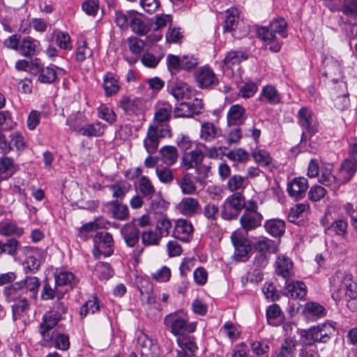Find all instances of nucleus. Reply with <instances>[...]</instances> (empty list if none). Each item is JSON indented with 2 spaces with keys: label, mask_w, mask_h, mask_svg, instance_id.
I'll list each match as a JSON object with an SVG mask.
<instances>
[{
  "label": "nucleus",
  "mask_w": 357,
  "mask_h": 357,
  "mask_svg": "<svg viewBox=\"0 0 357 357\" xmlns=\"http://www.w3.org/2000/svg\"><path fill=\"white\" fill-rule=\"evenodd\" d=\"M194 77L200 89H208L217 86L219 83L216 75L208 66L199 68L194 73Z\"/></svg>",
  "instance_id": "10"
},
{
  "label": "nucleus",
  "mask_w": 357,
  "mask_h": 357,
  "mask_svg": "<svg viewBox=\"0 0 357 357\" xmlns=\"http://www.w3.org/2000/svg\"><path fill=\"white\" fill-rule=\"evenodd\" d=\"M20 248V242L15 238H11L5 243L0 240V255L6 254L12 257L15 258L17 255L18 250Z\"/></svg>",
  "instance_id": "31"
},
{
  "label": "nucleus",
  "mask_w": 357,
  "mask_h": 357,
  "mask_svg": "<svg viewBox=\"0 0 357 357\" xmlns=\"http://www.w3.org/2000/svg\"><path fill=\"white\" fill-rule=\"evenodd\" d=\"M57 79V74L54 67H43L38 76V81L41 83L52 84Z\"/></svg>",
  "instance_id": "50"
},
{
  "label": "nucleus",
  "mask_w": 357,
  "mask_h": 357,
  "mask_svg": "<svg viewBox=\"0 0 357 357\" xmlns=\"http://www.w3.org/2000/svg\"><path fill=\"white\" fill-rule=\"evenodd\" d=\"M168 87L171 94L177 100L188 98L190 92L188 85L181 82H172Z\"/></svg>",
  "instance_id": "32"
},
{
  "label": "nucleus",
  "mask_w": 357,
  "mask_h": 357,
  "mask_svg": "<svg viewBox=\"0 0 357 357\" xmlns=\"http://www.w3.org/2000/svg\"><path fill=\"white\" fill-rule=\"evenodd\" d=\"M15 126L9 111H0V130H10Z\"/></svg>",
  "instance_id": "60"
},
{
  "label": "nucleus",
  "mask_w": 357,
  "mask_h": 357,
  "mask_svg": "<svg viewBox=\"0 0 357 357\" xmlns=\"http://www.w3.org/2000/svg\"><path fill=\"white\" fill-rule=\"evenodd\" d=\"M112 218L118 220H126L129 217V210L126 205L119 200H112L105 204Z\"/></svg>",
  "instance_id": "20"
},
{
  "label": "nucleus",
  "mask_w": 357,
  "mask_h": 357,
  "mask_svg": "<svg viewBox=\"0 0 357 357\" xmlns=\"http://www.w3.org/2000/svg\"><path fill=\"white\" fill-rule=\"evenodd\" d=\"M132 222L124 225L121 229V234L126 245L129 248H135L132 255L136 262H139V257L143 252L144 248L139 247V237L141 236L139 229Z\"/></svg>",
  "instance_id": "5"
},
{
  "label": "nucleus",
  "mask_w": 357,
  "mask_h": 357,
  "mask_svg": "<svg viewBox=\"0 0 357 357\" xmlns=\"http://www.w3.org/2000/svg\"><path fill=\"white\" fill-rule=\"evenodd\" d=\"M193 232V227L190 221L178 220L175 223L173 236L183 242H188Z\"/></svg>",
  "instance_id": "16"
},
{
  "label": "nucleus",
  "mask_w": 357,
  "mask_h": 357,
  "mask_svg": "<svg viewBox=\"0 0 357 357\" xmlns=\"http://www.w3.org/2000/svg\"><path fill=\"white\" fill-rule=\"evenodd\" d=\"M217 129L213 123L206 122L202 124L200 137L206 142H211L215 138Z\"/></svg>",
  "instance_id": "46"
},
{
  "label": "nucleus",
  "mask_w": 357,
  "mask_h": 357,
  "mask_svg": "<svg viewBox=\"0 0 357 357\" xmlns=\"http://www.w3.org/2000/svg\"><path fill=\"white\" fill-rule=\"evenodd\" d=\"M180 213L186 216H192L200 208L199 201L193 197H184L177 206Z\"/></svg>",
  "instance_id": "22"
},
{
  "label": "nucleus",
  "mask_w": 357,
  "mask_h": 357,
  "mask_svg": "<svg viewBox=\"0 0 357 357\" xmlns=\"http://www.w3.org/2000/svg\"><path fill=\"white\" fill-rule=\"evenodd\" d=\"M357 171V158L352 156L345 158L339 169L337 184L342 185L349 182Z\"/></svg>",
  "instance_id": "12"
},
{
  "label": "nucleus",
  "mask_w": 357,
  "mask_h": 357,
  "mask_svg": "<svg viewBox=\"0 0 357 357\" xmlns=\"http://www.w3.org/2000/svg\"><path fill=\"white\" fill-rule=\"evenodd\" d=\"M105 128L106 126L104 124L100 122H96L82 126V128L79 129L78 132L88 137H100L104 134Z\"/></svg>",
  "instance_id": "29"
},
{
  "label": "nucleus",
  "mask_w": 357,
  "mask_h": 357,
  "mask_svg": "<svg viewBox=\"0 0 357 357\" xmlns=\"http://www.w3.org/2000/svg\"><path fill=\"white\" fill-rule=\"evenodd\" d=\"M307 293L306 284L302 281L291 280V298L305 300Z\"/></svg>",
  "instance_id": "43"
},
{
  "label": "nucleus",
  "mask_w": 357,
  "mask_h": 357,
  "mask_svg": "<svg viewBox=\"0 0 357 357\" xmlns=\"http://www.w3.org/2000/svg\"><path fill=\"white\" fill-rule=\"evenodd\" d=\"M275 273L284 280V285L288 288L290 286V261L288 257H278L275 261Z\"/></svg>",
  "instance_id": "19"
},
{
  "label": "nucleus",
  "mask_w": 357,
  "mask_h": 357,
  "mask_svg": "<svg viewBox=\"0 0 357 357\" xmlns=\"http://www.w3.org/2000/svg\"><path fill=\"white\" fill-rule=\"evenodd\" d=\"M184 195H194L197 192V187L189 173H185L178 182Z\"/></svg>",
  "instance_id": "37"
},
{
  "label": "nucleus",
  "mask_w": 357,
  "mask_h": 357,
  "mask_svg": "<svg viewBox=\"0 0 357 357\" xmlns=\"http://www.w3.org/2000/svg\"><path fill=\"white\" fill-rule=\"evenodd\" d=\"M40 42L30 36L24 37L20 43L19 52L24 56H32L36 54Z\"/></svg>",
  "instance_id": "27"
},
{
  "label": "nucleus",
  "mask_w": 357,
  "mask_h": 357,
  "mask_svg": "<svg viewBox=\"0 0 357 357\" xmlns=\"http://www.w3.org/2000/svg\"><path fill=\"white\" fill-rule=\"evenodd\" d=\"M98 117L106 121L109 124L114 123L116 120V115L114 112L103 104L98 107Z\"/></svg>",
  "instance_id": "57"
},
{
  "label": "nucleus",
  "mask_w": 357,
  "mask_h": 357,
  "mask_svg": "<svg viewBox=\"0 0 357 357\" xmlns=\"http://www.w3.org/2000/svg\"><path fill=\"white\" fill-rule=\"evenodd\" d=\"M298 124L313 135L317 132L318 121L313 111L308 107H302L298 112Z\"/></svg>",
  "instance_id": "11"
},
{
  "label": "nucleus",
  "mask_w": 357,
  "mask_h": 357,
  "mask_svg": "<svg viewBox=\"0 0 357 357\" xmlns=\"http://www.w3.org/2000/svg\"><path fill=\"white\" fill-rule=\"evenodd\" d=\"M164 323L170 332L176 337L177 343L180 347L178 350V357L195 356L198 347L191 334L196 330V324L189 322L185 314L178 312L167 315Z\"/></svg>",
  "instance_id": "1"
},
{
  "label": "nucleus",
  "mask_w": 357,
  "mask_h": 357,
  "mask_svg": "<svg viewBox=\"0 0 357 357\" xmlns=\"http://www.w3.org/2000/svg\"><path fill=\"white\" fill-rule=\"evenodd\" d=\"M161 161L167 166L174 165L178 159L179 153L176 147L166 145L159 150Z\"/></svg>",
  "instance_id": "24"
},
{
  "label": "nucleus",
  "mask_w": 357,
  "mask_h": 357,
  "mask_svg": "<svg viewBox=\"0 0 357 357\" xmlns=\"http://www.w3.org/2000/svg\"><path fill=\"white\" fill-rule=\"evenodd\" d=\"M245 178L240 175H234L231 176L227 183V188L232 192H238L239 190H243L245 188Z\"/></svg>",
  "instance_id": "44"
},
{
  "label": "nucleus",
  "mask_w": 357,
  "mask_h": 357,
  "mask_svg": "<svg viewBox=\"0 0 357 357\" xmlns=\"http://www.w3.org/2000/svg\"><path fill=\"white\" fill-rule=\"evenodd\" d=\"M257 35L259 38L264 41L266 45H269V49L274 52L280 51L281 45L278 42L276 35L272 32L269 26H261L257 30Z\"/></svg>",
  "instance_id": "18"
},
{
  "label": "nucleus",
  "mask_w": 357,
  "mask_h": 357,
  "mask_svg": "<svg viewBox=\"0 0 357 357\" xmlns=\"http://www.w3.org/2000/svg\"><path fill=\"white\" fill-rule=\"evenodd\" d=\"M247 59L248 56L245 53L238 51H231L227 53L224 59V62L229 68H231L233 66L239 64L242 61L246 60Z\"/></svg>",
  "instance_id": "51"
},
{
  "label": "nucleus",
  "mask_w": 357,
  "mask_h": 357,
  "mask_svg": "<svg viewBox=\"0 0 357 357\" xmlns=\"http://www.w3.org/2000/svg\"><path fill=\"white\" fill-rule=\"evenodd\" d=\"M119 107L127 115L137 114L143 109L144 100L139 98L123 96L119 102Z\"/></svg>",
  "instance_id": "14"
},
{
  "label": "nucleus",
  "mask_w": 357,
  "mask_h": 357,
  "mask_svg": "<svg viewBox=\"0 0 357 357\" xmlns=\"http://www.w3.org/2000/svg\"><path fill=\"white\" fill-rule=\"evenodd\" d=\"M133 11L123 12V10H116L114 16V22L121 28H127L128 26V21L130 16L132 15Z\"/></svg>",
  "instance_id": "59"
},
{
  "label": "nucleus",
  "mask_w": 357,
  "mask_h": 357,
  "mask_svg": "<svg viewBox=\"0 0 357 357\" xmlns=\"http://www.w3.org/2000/svg\"><path fill=\"white\" fill-rule=\"evenodd\" d=\"M309 185L307 179L305 177H296L291 180V198L298 201L306 195Z\"/></svg>",
  "instance_id": "21"
},
{
  "label": "nucleus",
  "mask_w": 357,
  "mask_h": 357,
  "mask_svg": "<svg viewBox=\"0 0 357 357\" xmlns=\"http://www.w3.org/2000/svg\"><path fill=\"white\" fill-rule=\"evenodd\" d=\"M142 242L145 246L158 245L161 239L156 231L153 230L144 231L141 234Z\"/></svg>",
  "instance_id": "53"
},
{
  "label": "nucleus",
  "mask_w": 357,
  "mask_h": 357,
  "mask_svg": "<svg viewBox=\"0 0 357 357\" xmlns=\"http://www.w3.org/2000/svg\"><path fill=\"white\" fill-rule=\"evenodd\" d=\"M266 231L273 237H281L286 228V224L281 219H271L264 224Z\"/></svg>",
  "instance_id": "28"
},
{
  "label": "nucleus",
  "mask_w": 357,
  "mask_h": 357,
  "mask_svg": "<svg viewBox=\"0 0 357 357\" xmlns=\"http://www.w3.org/2000/svg\"><path fill=\"white\" fill-rule=\"evenodd\" d=\"M238 11L236 8H231L226 11L224 21V31H230L235 29L238 24Z\"/></svg>",
  "instance_id": "38"
},
{
  "label": "nucleus",
  "mask_w": 357,
  "mask_h": 357,
  "mask_svg": "<svg viewBox=\"0 0 357 357\" xmlns=\"http://www.w3.org/2000/svg\"><path fill=\"white\" fill-rule=\"evenodd\" d=\"M29 309V305L26 298H22L15 303L13 307V316L15 320L22 317Z\"/></svg>",
  "instance_id": "54"
},
{
  "label": "nucleus",
  "mask_w": 357,
  "mask_h": 357,
  "mask_svg": "<svg viewBox=\"0 0 357 357\" xmlns=\"http://www.w3.org/2000/svg\"><path fill=\"white\" fill-rule=\"evenodd\" d=\"M341 10L347 17H357V0H344Z\"/></svg>",
  "instance_id": "58"
},
{
  "label": "nucleus",
  "mask_w": 357,
  "mask_h": 357,
  "mask_svg": "<svg viewBox=\"0 0 357 357\" xmlns=\"http://www.w3.org/2000/svg\"><path fill=\"white\" fill-rule=\"evenodd\" d=\"M24 230L20 228L14 222H6L0 225V234L5 236L15 235L20 236L23 234Z\"/></svg>",
  "instance_id": "47"
},
{
  "label": "nucleus",
  "mask_w": 357,
  "mask_h": 357,
  "mask_svg": "<svg viewBox=\"0 0 357 357\" xmlns=\"http://www.w3.org/2000/svg\"><path fill=\"white\" fill-rule=\"evenodd\" d=\"M304 312L307 317L319 319L326 316V310L318 303L308 302L305 305Z\"/></svg>",
  "instance_id": "36"
},
{
  "label": "nucleus",
  "mask_w": 357,
  "mask_h": 357,
  "mask_svg": "<svg viewBox=\"0 0 357 357\" xmlns=\"http://www.w3.org/2000/svg\"><path fill=\"white\" fill-rule=\"evenodd\" d=\"M103 88L107 96H112L119 89V82L111 73H107L104 77Z\"/></svg>",
  "instance_id": "45"
},
{
  "label": "nucleus",
  "mask_w": 357,
  "mask_h": 357,
  "mask_svg": "<svg viewBox=\"0 0 357 357\" xmlns=\"http://www.w3.org/2000/svg\"><path fill=\"white\" fill-rule=\"evenodd\" d=\"M231 239L235 248L236 259L242 261L248 260L251 251V245L245 235L241 231H235L231 234Z\"/></svg>",
  "instance_id": "9"
},
{
  "label": "nucleus",
  "mask_w": 357,
  "mask_h": 357,
  "mask_svg": "<svg viewBox=\"0 0 357 357\" xmlns=\"http://www.w3.org/2000/svg\"><path fill=\"white\" fill-rule=\"evenodd\" d=\"M331 291L336 302L345 301L352 312L357 310L356 284L351 275L341 273L334 275L331 281Z\"/></svg>",
  "instance_id": "2"
},
{
  "label": "nucleus",
  "mask_w": 357,
  "mask_h": 357,
  "mask_svg": "<svg viewBox=\"0 0 357 357\" xmlns=\"http://www.w3.org/2000/svg\"><path fill=\"white\" fill-rule=\"evenodd\" d=\"M244 206V196L241 192H234L227 198L222 205V218L227 220L236 218Z\"/></svg>",
  "instance_id": "6"
},
{
  "label": "nucleus",
  "mask_w": 357,
  "mask_h": 357,
  "mask_svg": "<svg viewBox=\"0 0 357 357\" xmlns=\"http://www.w3.org/2000/svg\"><path fill=\"white\" fill-rule=\"evenodd\" d=\"M157 349V345L153 344L151 340L145 334H142L137 338V352H132L130 357H137L138 355L142 357H152Z\"/></svg>",
  "instance_id": "13"
},
{
  "label": "nucleus",
  "mask_w": 357,
  "mask_h": 357,
  "mask_svg": "<svg viewBox=\"0 0 357 357\" xmlns=\"http://www.w3.org/2000/svg\"><path fill=\"white\" fill-rule=\"evenodd\" d=\"M167 135H171V130L168 127L159 128L156 126H150L144 139V146L146 151L149 154L155 153L158 148L160 139Z\"/></svg>",
  "instance_id": "8"
},
{
  "label": "nucleus",
  "mask_w": 357,
  "mask_h": 357,
  "mask_svg": "<svg viewBox=\"0 0 357 357\" xmlns=\"http://www.w3.org/2000/svg\"><path fill=\"white\" fill-rule=\"evenodd\" d=\"M138 289L140 292L141 300L146 301L148 304H152L155 302V298L153 294V287L148 281H144L141 282V284L138 287Z\"/></svg>",
  "instance_id": "40"
},
{
  "label": "nucleus",
  "mask_w": 357,
  "mask_h": 357,
  "mask_svg": "<svg viewBox=\"0 0 357 357\" xmlns=\"http://www.w3.org/2000/svg\"><path fill=\"white\" fill-rule=\"evenodd\" d=\"M172 114V105L169 102H163L158 105L154 119L158 123L167 122L171 119Z\"/></svg>",
  "instance_id": "33"
},
{
  "label": "nucleus",
  "mask_w": 357,
  "mask_h": 357,
  "mask_svg": "<svg viewBox=\"0 0 357 357\" xmlns=\"http://www.w3.org/2000/svg\"><path fill=\"white\" fill-rule=\"evenodd\" d=\"M335 326L329 323L325 322L312 326L308 330H301L300 335L307 342H319L326 343L329 341L331 336L335 333Z\"/></svg>",
  "instance_id": "4"
},
{
  "label": "nucleus",
  "mask_w": 357,
  "mask_h": 357,
  "mask_svg": "<svg viewBox=\"0 0 357 357\" xmlns=\"http://www.w3.org/2000/svg\"><path fill=\"white\" fill-rule=\"evenodd\" d=\"M130 26L132 31L137 35H145L149 31V27L140 18L137 17L135 13L130 16Z\"/></svg>",
  "instance_id": "41"
},
{
  "label": "nucleus",
  "mask_w": 357,
  "mask_h": 357,
  "mask_svg": "<svg viewBox=\"0 0 357 357\" xmlns=\"http://www.w3.org/2000/svg\"><path fill=\"white\" fill-rule=\"evenodd\" d=\"M252 248L259 254L268 255L278 251V245L274 241L263 237L253 243Z\"/></svg>",
  "instance_id": "23"
},
{
  "label": "nucleus",
  "mask_w": 357,
  "mask_h": 357,
  "mask_svg": "<svg viewBox=\"0 0 357 357\" xmlns=\"http://www.w3.org/2000/svg\"><path fill=\"white\" fill-rule=\"evenodd\" d=\"M100 310L99 300L97 296H93L92 299L87 301L80 308L81 317H86L89 313L94 314Z\"/></svg>",
  "instance_id": "49"
},
{
  "label": "nucleus",
  "mask_w": 357,
  "mask_h": 357,
  "mask_svg": "<svg viewBox=\"0 0 357 357\" xmlns=\"http://www.w3.org/2000/svg\"><path fill=\"white\" fill-rule=\"evenodd\" d=\"M109 222L102 220H96L82 225L79 229V236L81 238L86 239L87 234L94 231L99 228H107V225Z\"/></svg>",
  "instance_id": "35"
},
{
  "label": "nucleus",
  "mask_w": 357,
  "mask_h": 357,
  "mask_svg": "<svg viewBox=\"0 0 357 357\" xmlns=\"http://www.w3.org/2000/svg\"><path fill=\"white\" fill-rule=\"evenodd\" d=\"M268 26L272 30V32H273L274 35L278 33L282 38L287 37V22L284 19H275L273 20Z\"/></svg>",
  "instance_id": "48"
},
{
  "label": "nucleus",
  "mask_w": 357,
  "mask_h": 357,
  "mask_svg": "<svg viewBox=\"0 0 357 357\" xmlns=\"http://www.w3.org/2000/svg\"><path fill=\"white\" fill-rule=\"evenodd\" d=\"M93 255L98 259L100 256L109 257L114 252L112 235L107 231L98 232L93 238Z\"/></svg>",
  "instance_id": "7"
},
{
  "label": "nucleus",
  "mask_w": 357,
  "mask_h": 357,
  "mask_svg": "<svg viewBox=\"0 0 357 357\" xmlns=\"http://www.w3.org/2000/svg\"><path fill=\"white\" fill-rule=\"evenodd\" d=\"M92 55L93 51L88 47L86 40L77 41L75 52V59L77 62H83Z\"/></svg>",
  "instance_id": "39"
},
{
  "label": "nucleus",
  "mask_w": 357,
  "mask_h": 357,
  "mask_svg": "<svg viewBox=\"0 0 357 357\" xmlns=\"http://www.w3.org/2000/svg\"><path fill=\"white\" fill-rule=\"evenodd\" d=\"M84 121V115L81 112L72 114L66 120V123L75 131L79 132Z\"/></svg>",
  "instance_id": "62"
},
{
  "label": "nucleus",
  "mask_w": 357,
  "mask_h": 357,
  "mask_svg": "<svg viewBox=\"0 0 357 357\" xmlns=\"http://www.w3.org/2000/svg\"><path fill=\"white\" fill-rule=\"evenodd\" d=\"M259 100L261 102L276 104L280 101L279 93L274 86L267 85L262 89Z\"/></svg>",
  "instance_id": "34"
},
{
  "label": "nucleus",
  "mask_w": 357,
  "mask_h": 357,
  "mask_svg": "<svg viewBox=\"0 0 357 357\" xmlns=\"http://www.w3.org/2000/svg\"><path fill=\"white\" fill-rule=\"evenodd\" d=\"M39 287L40 282L38 278L27 276L24 280L13 284L11 287L6 289V293L7 295H11L13 291L25 289L35 294Z\"/></svg>",
  "instance_id": "15"
},
{
  "label": "nucleus",
  "mask_w": 357,
  "mask_h": 357,
  "mask_svg": "<svg viewBox=\"0 0 357 357\" xmlns=\"http://www.w3.org/2000/svg\"><path fill=\"white\" fill-rule=\"evenodd\" d=\"M56 42L61 49L64 50H70L72 49L70 37L66 32L59 31L56 35Z\"/></svg>",
  "instance_id": "61"
},
{
  "label": "nucleus",
  "mask_w": 357,
  "mask_h": 357,
  "mask_svg": "<svg viewBox=\"0 0 357 357\" xmlns=\"http://www.w3.org/2000/svg\"><path fill=\"white\" fill-rule=\"evenodd\" d=\"M324 227V233L331 236H338L345 238L347 235V222L343 219L334 220L331 224L326 225L324 220L321 221Z\"/></svg>",
  "instance_id": "17"
},
{
  "label": "nucleus",
  "mask_w": 357,
  "mask_h": 357,
  "mask_svg": "<svg viewBox=\"0 0 357 357\" xmlns=\"http://www.w3.org/2000/svg\"><path fill=\"white\" fill-rule=\"evenodd\" d=\"M139 190L144 197H147L149 198H151L155 192V188L151 181L146 176L141 177L139 183Z\"/></svg>",
  "instance_id": "52"
},
{
  "label": "nucleus",
  "mask_w": 357,
  "mask_h": 357,
  "mask_svg": "<svg viewBox=\"0 0 357 357\" xmlns=\"http://www.w3.org/2000/svg\"><path fill=\"white\" fill-rule=\"evenodd\" d=\"M262 215L259 213H244L240 218L242 227L245 231L256 229L261 225Z\"/></svg>",
  "instance_id": "25"
},
{
  "label": "nucleus",
  "mask_w": 357,
  "mask_h": 357,
  "mask_svg": "<svg viewBox=\"0 0 357 357\" xmlns=\"http://www.w3.org/2000/svg\"><path fill=\"white\" fill-rule=\"evenodd\" d=\"M155 172L160 181L163 183H170L174 179L173 172L168 167L156 168Z\"/></svg>",
  "instance_id": "63"
},
{
  "label": "nucleus",
  "mask_w": 357,
  "mask_h": 357,
  "mask_svg": "<svg viewBox=\"0 0 357 357\" xmlns=\"http://www.w3.org/2000/svg\"><path fill=\"white\" fill-rule=\"evenodd\" d=\"M258 85L254 82H248L241 86L239 89L238 95L244 98H249L257 93Z\"/></svg>",
  "instance_id": "56"
},
{
  "label": "nucleus",
  "mask_w": 357,
  "mask_h": 357,
  "mask_svg": "<svg viewBox=\"0 0 357 357\" xmlns=\"http://www.w3.org/2000/svg\"><path fill=\"white\" fill-rule=\"evenodd\" d=\"M75 280V275L69 271H61L55 276L56 286L72 285Z\"/></svg>",
  "instance_id": "55"
},
{
  "label": "nucleus",
  "mask_w": 357,
  "mask_h": 357,
  "mask_svg": "<svg viewBox=\"0 0 357 357\" xmlns=\"http://www.w3.org/2000/svg\"><path fill=\"white\" fill-rule=\"evenodd\" d=\"M205 155L200 149H194L185 152L181 158V165L185 170L195 169L196 172L195 181L200 184L204 183L205 179L208 176L211 170V163L204 164L203 161Z\"/></svg>",
  "instance_id": "3"
},
{
  "label": "nucleus",
  "mask_w": 357,
  "mask_h": 357,
  "mask_svg": "<svg viewBox=\"0 0 357 357\" xmlns=\"http://www.w3.org/2000/svg\"><path fill=\"white\" fill-rule=\"evenodd\" d=\"M112 191V197L116 200H122L131 188V185L126 181H119L108 186Z\"/></svg>",
  "instance_id": "30"
},
{
  "label": "nucleus",
  "mask_w": 357,
  "mask_h": 357,
  "mask_svg": "<svg viewBox=\"0 0 357 357\" xmlns=\"http://www.w3.org/2000/svg\"><path fill=\"white\" fill-rule=\"evenodd\" d=\"M245 109L240 105H232L227 113V123L229 126H237L243 123Z\"/></svg>",
  "instance_id": "26"
},
{
  "label": "nucleus",
  "mask_w": 357,
  "mask_h": 357,
  "mask_svg": "<svg viewBox=\"0 0 357 357\" xmlns=\"http://www.w3.org/2000/svg\"><path fill=\"white\" fill-rule=\"evenodd\" d=\"M226 156L231 160L239 162H245L249 158L248 153L242 149L231 151L226 154Z\"/></svg>",
  "instance_id": "64"
},
{
  "label": "nucleus",
  "mask_w": 357,
  "mask_h": 357,
  "mask_svg": "<svg viewBox=\"0 0 357 357\" xmlns=\"http://www.w3.org/2000/svg\"><path fill=\"white\" fill-rule=\"evenodd\" d=\"M332 172L333 167L331 165L323 167L321 169V176L319 181L326 186H331L335 183H337V176H335Z\"/></svg>",
  "instance_id": "42"
}]
</instances>
